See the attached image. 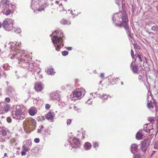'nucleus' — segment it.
Listing matches in <instances>:
<instances>
[{
  "label": "nucleus",
  "mask_w": 158,
  "mask_h": 158,
  "mask_svg": "<svg viewBox=\"0 0 158 158\" xmlns=\"http://www.w3.org/2000/svg\"><path fill=\"white\" fill-rule=\"evenodd\" d=\"M37 10L39 11H41L43 10H44V7L42 6L41 7L37 9Z\"/></svg>",
  "instance_id": "c03bdc74"
},
{
  "label": "nucleus",
  "mask_w": 158,
  "mask_h": 158,
  "mask_svg": "<svg viewBox=\"0 0 158 158\" xmlns=\"http://www.w3.org/2000/svg\"><path fill=\"white\" fill-rule=\"evenodd\" d=\"M151 29L155 31L156 33L158 35V26L156 25L152 26L151 28Z\"/></svg>",
  "instance_id": "cd10ccee"
},
{
  "label": "nucleus",
  "mask_w": 158,
  "mask_h": 158,
  "mask_svg": "<svg viewBox=\"0 0 158 158\" xmlns=\"http://www.w3.org/2000/svg\"><path fill=\"white\" fill-rule=\"evenodd\" d=\"M113 20L114 24L116 26L119 27H124L127 30V32L128 37L131 38V35L129 30V27L127 23V20L126 16H123L122 13L120 12L114 14Z\"/></svg>",
  "instance_id": "f03ea898"
},
{
  "label": "nucleus",
  "mask_w": 158,
  "mask_h": 158,
  "mask_svg": "<svg viewBox=\"0 0 158 158\" xmlns=\"http://www.w3.org/2000/svg\"><path fill=\"white\" fill-rule=\"evenodd\" d=\"M59 5L60 6V7H61V6H62V4L61 3L60 5Z\"/></svg>",
  "instance_id": "0e129e2a"
},
{
  "label": "nucleus",
  "mask_w": 158,
  "mask_h": 158,
  "mask_svg": "<svg viewBox=\"0 0 158 158\" xmlns=\"http://www.w3.org/2000/svg\"><path fill=\"white\" fill-rule=\"evenodd\" d=\"M139 76L138 77V79L140 82H145L146 80L147 79V76L144 74L143 72L142 73H139Z\"/></svg>",
  "instance_id": "9d476101"
},
{
  "label": "nucleus",
  "mask_w": 158,
  "mask_h": 158,
  "mask_svg": "<svg viewBox=\"0 0 158 158\" xmlns=\"http://www.w3.org/2000/svg\"><path fill=\"white\" fill-rule=\"evenodd\" d=\"M10 3V2L7 0H2L1 1L0 6L7 8Z\"/></svg>",
  "instance_id": "f8f14e48"
},
{
  "label": "nucleus",
  "mask_w": 158,
  "mask_h": 158,
  "mask_svg": "<svg viewBox=\"0 0 158 158\" xmlns=\"http://www.w3.org/2000/svg\"><path fill=\"white\" fill-rule=\"evenodd\" d=\"M147 140H144L142 144V149L144 153H145L147 150V147L146 146Z\"/></svg>",
  "instance_id": "a211bd4d"
},
{
  "label": "nucleus",
  "mask_w": 158,
  "mask_h": 158,
  "mask_svg": "<svg viewBox=\"0 0 158 158\" xmlns=\"http://www.w3.org/2000/svg\"><path fill=\"white\" fill-rule=\"evenodd\" d=\"M138 146L135 144H132L131 147V152L132 153L134 154L138 151Z\"/></svg>",
  "instance_id": "f3484780"
},
{
  "label": "nucleus",
  "mask_w": 158,
  "mask_h": 158,
  "mask_svg": "<svg viewBox=\"0 0 158 158\" xmlns=\"http://www.w3.org/2000/svg\"><path fill=\"white\" fill-rule=\"evenodd\" d=\"M100 77H101L103 78L104 77V74L103 73H101L100 74Z\"/></svg>",
  "instance_id": "603ef678"
},
{
  "label": "nucleus",
  "mask_w": 158,
  "mask_h": 158,
  "mask_svg": "<svg viewBox=\"0 0 158 158\" xmlns=\"http://www.w3.org/2000/svg\"><path fill=\"white\" fill-rule=\"evenodd\" d=\"M149 121L151 123H152L154 121L153 117H150L148 119Z\"/></svg>",
  "instance_id": "a19ab883"
},
{
  "label": "nucleus",
  "mask_w": 158,
  "mask_h": 158,
  "mask_svg": "<svg viewBox=\"0 0 158 158\" xmlns=\"http://www.w3.org/2000/svg\"><path fill=\"white\" fill-rule=\"evenodd\" d=\"M7 121L9 123H10L11 122V118L10 117H8L7 118Z\"/></svg>",
  "instance_id": "49530a36"
},
{
  "label": "nucleus",
  "mask_w": 158,
  "mask_h": 158,
  "mask_svg": "<svg viewBox=\"0 0 158 158\" xmlns=\"http://www.w3.org/2000/svg\"><path fill=\"white\" fill-rule=\"evenodd\" d=\"M47 72L48 74L52 75H54L55 73L53 69L51 68L48 69Z\"/></svg>",
  "instance_id": "c85d7f7f"
},
{
  "label": "nucleus",
  "mask_w": 158,
  "mask_h": 158,
  "mask_svg": "<svg viewBox=\"0 0 158 158\" xmlns=\"http://www.w3.org/2000/svg\"><path fill=\"white\" fill-rule=\"evenodd\" d=\"M140 155L139 154H136L135 155L134 158H140Z\"/></svg>",
  "instance_id": "de8ad7c7"
},
{
  "label": "nucleus",
  "mask_w": 158,
  "mask_h": 158,
  "mask_svg": "<svg viewBox=\"0 0 158 158\" xmlns=\"http://www.w3.org/2000/svg\"><path fill=\"white\" fill-rule=\"evenodd\" d=\"M8 6L7 9H8L9 10H10L11 11H13L15 9V8H16L15 6H14V5L11 4V2H10V4Z\"/></svg>",
  "instance_id": "5701e85b"
},
{
  "label": "nucleus",
  "mask_w": 158,
  "mask_h": 158,
  "mask_svg": "<svg viewBox=\"0 0 158 158\" xmlns=\"http://www.w3.org/2000/svg\"><path fill=\"white\" fill-rule=\"evenodd\" d=\"M94 146L95 148L97 149L99 146V144L98 143L95 142L94 143Z\"/></svg>",
  "instance_id": "4c0bfd02"
},
{
  "label": "nucleus",
  "mask_w": 158,
  "mask_h": 158,
  "mask_svg": "<svg viewBox=\"0 0 158 158\" xmlns=\"http://www.w3.org/2000/svg\"><path fill=\"white\" fill-rule=\"evenodd\" d=\"M51 134V131L48 129H45L43 133L44 135H47Z\"/></svg>",
  "instance_id": "7c9ffc66"
},
{
  "label": "nucleus",
  "mask_w": 158,
  "mask_h": 158,
  "mask_svg": "<svg viewBox=\"0 0 158 158\" xmlns=\"http://www.w3.org/2000/svg\"><path fill=\"white\" fill-rule=\"evenodd\" d=\"M82 135H83V138H84V134L83 132H82Z\"/></svg>",
  "instance_id": "680f3d73"
},
{
  "label": "nucleus",
  "mask_w": 158,
  "mask_h": 158,
  "mask_svg": "<svg viewBox=\"0 0 158 158\" xmlns=\"http://www.w3.org/2000/svg\"><path fill=\"white\" fill-rule=\"evenodd\" d=\"M58 3H59V2L57 1H56V3L57 4H58Z\"/></svg>",
  "instance_id": "e2e57ef3"
},
{
  "label": "nucleus",
  "mask_w": 158,
  "mask_h": 158,
  "mask_svg": "<svg viewBox=\"0 0 158 158\" xmlns=\"http://www.w3.org/2000/svg\"><path fill=\"white\" fill-rule=\"evenodd\" d=\"M67 123V125H69L70 124V123H71V119H67V122H66Z\"/></svg>",
  "instance_id": "37998d69"
},
{
  "label": "nucleus",
  "mask_w": 158,
  "mask_h": 158,
  "mask_svg": "<svg viewBox=\"0 0 158 158\" xmlns=\"http://www.w3.org/2000/svg\"><path fill=\"white\" fill-rule=\"evenodd\" d=\"M146 31L149 34H153V33L152 32H150L149 31H148V30H146Z\"/></svg>",
  "instance_id": "864d4df0"
},
{
  "label": "nucleus",
  "mask_w": 158,
  "mask_h": 158,
  "mask_svg": "<svg viewBox=\"0 0 158 158\" xmlns=\"http://www.w3.org/2000/svg\"><path fill=\"white\" fill-rule=\"evenodd\" d=\"M66 48L67 50H71L72 49V48L71 47H69Z\"/></svg>",
  "instance_id": "3c124183"
},
{
  "label": "nucleus",
  "mask_w": 158,
  "mask_h": 158,
  "mask_svg": "<svg viewBox=\"0 0 158 158\" xmlns=\"http://www.w3.org/2000/svg\"><path fill=\"white\" fill-rule=\"evenodd\" d=\"M11 12L12 13V11L8 9V10H6L5 13V15H10Z\"/></svg>",
  "instance_id": "58836bf2"
},
{
  "label": "nucleus",
  "mask_w": 158,
  "mask_h": 158,
  "mask_svg": "<svg viewBox=\"0 0 158 158\" xmlns=\"http://www.w3.org/2000/svg\"><path fill=\"white\" fill-rule=\"evenodd\" d=\"M1 106L2 108V110L6 112H7L10 108V105L6 103H3L1 105Z\"/></svg>",
  "instance_id": "ddd939ff"
},
{
  "label": "nucleus",
  "mask_w": 158,
  "mask_h": 158,
  "mask_svg": "<svg viewBox=\"0 0 158 158\" xmlns=\"http://www.w3.org/2000/svg\"><path fill=\"white\" fill-rule=\"evenodd\" d=\"M134 47L135 48H139L140 47L139 46H138V45H135V44H134Z\"/></svg>",
  "instance_id": "5fc2aeb1"
},
{
  "label": "nucleus",
  "mask_w": 158,
  "mask_h": 158,
  "mask_svg": "<svg viewBox=\"0 0 158 158\" xmlns=\"http://www.w3.org/2000/svg\"><path fill=\"white\" fill-rule=\"evenodd\" d=\"M14 32L17 33H20L21 31V29L19 28H14Z\"/></svg>",
  "instance_id": "473e14b6"
},
{
  "label": "nucleus",
  "mask_w": 158,
  "mask_h": 158,
  "mask_svg": "<svg viewBox=\"0 0 158 158\" xmlns=\"http://www.w3.org/2000/svg\"><path fill=\"white\" fill-rule=\"evenodd\" d=\"M149 102V101H148V106L150 109L152 110L154 108V104L151 102Z\"/></svg>",
  "instance_id": "bb28decb"
},
{
  "label": "nucleus",
  "mask_w": 158,
  "mask_h": 158,
  "mask_svg": "<svg viewBox=\"0 0 158 158\" xmlns=\"http://www.w3.org/2000/svg\"><path fill=\"white\" fill-rule=\"evenodd\" d=\"M1 133L3 136H4L6 135L7 133L5 130L2 129L1 131Z\"/></svg>",
  "instance_id": "72a5a7b5"
},
{
  "label": "nucleus",
  "mask_w": 158,
  "mask_h": 158,
  "mask_svg": "<svg viewBox=\"0 0 158 158\" xmlns=\"http://www.w3.org/2000/svg\"><path fill=\"white\" fill-rule=\"evenodd\" d=\"M64 38L63 34L61 30H58L52 33V40L56 51H59L64 45L62 43Z\"/></svg>",
  "instance_id": "7ed1b4c3"
},
{
  "label": "nucleus",
  "mask_w": 158,
  "mask_h": 158,
  "mask_svg": "<svg viewBox=\"0 0 158 158\" xmlns=\"http://www.w3.org/2000/svg\"><path fill=\"white\" fill-rule=\"evenodd\" d=\"M2 23L0 22V28L2 27Z\"/></svg>",
  "instance_id": "052dcab7"
},
{
  "label": "nucleus",
  "mask_w": 158,
  "mask_h": 158,
  "mask_svg": "<svg viewBox=\"0 0 158 158\" xmlns=\"http://www.w3.org/2000/svg\"><path fill=\"white\" fill-rule=\"evenodd\" d=\"M5 101L7 102H9L10 101V99L9 98H5Z\"/></svg>",
  "instance_id": "09e8293b"
},
{
  "label": "nucleus",
  "mask_w": 158,
  "mask_h": 158,
  "mask_svg": "<svg viewBox=\"0 0 158 158\" xmlns=\"http://www.w3.org/2000/svg\"><path fill=\"white\" fill-rule=\"evenodd\" d=\"M143 135L139 132H138L136 135V138L138 139H142Z\"/></svg>",
  "instance_id": "c756f323"
},
{
  "label": "nucleus",
  "mask_w": 158,
  "mask_h": 158,
  "mask_svg": "<svg viewBox=\"0 0 158 158\" xmlns=\"http://www.w3.org/2000/svg\"><path fill=\"white\" fill-rule=\"evenodd\" d=\"M97 96L98 97L103 99L104 100H106L108 98L106 94H102V95H101L100 94H97Z\"/></svg>",
  "instance_id": "393cba45"
},
{
  "label": "nucleus",
  "mask_w": 158,
  "mask_h": 158,
  "mask_svg": "<svg viewBox=\"0 0 158 158\" xmlns=\"http://www.w3.org/2000/svg\"><path fill=\"white\" fill-rule=\"evenodd\" d=\"M4 157H5L7 156V154L6 153H4Z\"/></svg>",
  "instance_id": "bf43d9fd"
},
{
  "label": "nucleus",
  "mask_w": 158,
  "mask_h": 158,
  "mask_svg": "<svg viewBox=\"0 0 158 158\" xmlns=\"http://www.w3.org/2000/svg\"><path fill=\"white\" fill-rule=\"evenodd\" d=\"M91 100V99H89V100H88V101L87 102V103L89 104H90V103L89 102V101Z\"/></svg>",
  "instance_id": "4d7b16f0"
},
{
  "label": "nucleus",
  "mask_w": 158,
  "mask_h": 158,
  "mask_svg": "<svg viewBox=\"0 0 158 158\" xmlns=\"http://www.w3.org/2000/svg\"><path fill=\"white\" fill-rule=\"evenodd\" d=\"M14 21L10 19H5L3 21L2 24L4 29L7 31H10L13 28V23Z\"/></svg>",
  "instance_id": "423d86ee"
},
{
  "label": "nucleus",
  "mask_w": 158,
  "mask_h": 158,
  "mask_svg": "<svg viewBox=\"0 0 158 158\" xmlns=\"http://www.w3.org/2000/svg\"><path fill=\"white\" fill-rule=\"evenodd\" d=\"M148 126V124H145L143 126V130L145 131L146 132H149L150 131L151 129H153V127L152 126L151 127L150 129V128H148L147 127Z\"/></svg>",
  "instance_id": "4be33fe9"
},
{
  "label": "nucleus",
  "mask_w": 158,
  "mask_h": 158,
  "mask_svg": "<svg viewBox=\"0 0 158 158\" xmlns=\"http://www.w3.org/2000/svg\"><path fill=\"white\" fill-rule=\"evenodd\" d=\"M60 23L61 24L63 25H69L71 24V22L68 20H66L64 19H63L60 22Z\"/></svg>",
  "instance_id": "412c9836"
},
{
  "label": "nucleus",
  "mask_w": 158,
  "mask_h": 158,
  "mask_svg": "<svg viewBox=\"0 0 158 158\" xmlns=\"http://www.w3.org/2000/svg\"><path fill=\"white\" fill-rule=\"evenodd\" d=\"M118 78H116V79H115V80H116V81H117V80H118Z\"/></svg>",
  "instance_id": "774afa93"
},
{
  "label": "nucleus",
  "mask_w": 158,
  "mask_h": 158,
  "mask_svg": "<svg viewBox=\"0 0 158 158\" xmlns=\"http://www.w3.org/2000/svg\"><path fill=\"white\" fill-rule=\"evenodd\" d=\"M34 142L36 143H39L40 142V139L39 138H36L34 139Z\"/></svg>",
  "instance_id": "ea45409f"
},
{
  "label": "nucleus",
  "mask_w": 158,
  "mask_h": 158,
  "mask_svg": "<svg viewBox=\"0 0 158 158\" xmlns=\"http://www.w3.org/2000/svg\"><path fill=\"white\" fill-rule=\"evenodd\" d=\"M121 84L122 85H123V82H121Z\"/></svg>",
  "instance_id": "69168bd1"
},
{
  "label": "nucleus",
  "mask_w": 158,
  "mask_h": 158,
  "mask_svg": "<svg viewBox=\"0 0 158 158\" xmlns=\"http://www.w3.org/2000/svg\"><path fill=\"white\" fill-rule=\"evenodd\" d=\"M131 56L132 58L134 59V54L133 51L132 50H131Z\"/></svg>",
  "instance_id": "a18cd8bd"
},
{
  "label": "nucleus",
  "mask_w": 158,
  "mask_h": 158,
  "mask_svg": "<svg viewBox=\"0 0 158 158\" xmlns=\"http://www.w3.org/2000/svg\"><path fill=\"white\" fill-rule=\"evenodd\" d=\"M74 108L75 110H77V109H76V107L75 106L74 107Z\"/></svg>",
  "instance_id": "338daca9"
},
{
  "label": "nucleus",
  "mask_w": 158,
  "mask_h": 158,
  "mask_svg": "<svg viewBox=\"0 0 158 158\" xmlns=\"http://www.w3.org/2000/svg\"><path fill=\"white\" fill-rule=\"evenodd\" d=\"M36 122L35 119L30 118L27 119L23 122V129L24 131L27 132L28 129L31 131H33L36 127Z\"/></svg>",
  "instance_id": "39448f33"
},
{
  "label": "nucleus",
  "mask_w": 158,
  "mask_h": 158,
  "mask_svg": "<svg viewBox=\"0 0 158 158\" xmlns=\"http://www.w3.org/2000/svg\"><path fill=\"white\" fill-rule=\"evenodd\" d=\"M0 147H1V148L2 149H3V148L4 147V146L3 145H1L0 146Z\"/></svg>",
  "instance_id": "13d9d810"
},
{
  "label": "nucleus",
  "mask_w": 158,
  "mask_h": 158,
  "mask_svg": "<svg viewBox=\"0 0 158 158\" xmlns=\"http://www.w3.org/2000/svg\"><path fill=\"white\" fill-rule=\"evenodd\" d=\"M44 130L45 129L44 128V126L43 125H41L40 126L38 130V132L39 133L43 134Z\"/></svg>",
  "instance_id": "b1692460"
},
{
  "label": "nucleus",
  "mask_w": 158,
  "mask_h": 158,
  "mask_svg": "<svg viewBox=\"0 0 158 158\" xmlns=\"http://www.w3.org/2000/svg\"><path fill=\"white\" fill-rule=\"evenodd\" d=\"M72 94L74 97L77 98H81L82 95H84L85 94V90L83 89H81L80 90H75Z\"/></svg>",
  "instance_id": "6e6552de"
},
{
  "label": "nucleus",
  "mask_w": 158,
  "mask_h": 158,
  "mask_svg": "<svg viewBox=\"0 0 158 158\" xmlns=\"http://www.w3.org/2000/svg\"><path fill=\"white\" fill-rule=\"evenodd\" d=\"M11 115L13 118L22 120L25 118V113L23 112L20 107L17 105L14 107L11 112Z\"/></svg>",
  "instance_id": "20e7f679"
},
{
  "label": "nucleus",
  "mask_w": 158,
  "mask_h": 158,
  "mask_svg": "<svg viewBox=\"0 0 158 158\" xmlns=\"http://www.w3.org/2000/svg\"><path fill=\"white\" fill-rule=\"evenodd\" d=\"M7 94L10 96H12L15 94L14 90L12 87H10L7 88L6 89Z\"/></svg>",
  "instance_id": "2eb2a0df"
},
{
  "label": "nucleus",
  "mask_w": 158,
  "mask_h": 158,
  "mask_svg": "<svg viewBox=\"0 0 158 158\" xmlns=\"http://www.w3.org/2000/svg\"><path fill=\"white\" fill-rule=\"evenodd\" d=\"M116 3L118 5H119V0H116Z\"/></svg>",
  "instance_id": "6e6d98bb"
},
{
  "label": "nucleus",
  "mask_w": 158,
  "mask_h": 158,
  "mask_svg": "<svg viewBox=\"0 0 158 158\" xmlns=\"http://www.w3.org/2000/svg\"><path fill=\"white\" fill-rule=\"evenodd\" d=\"M50 99L52 100H58V102H60V99H59V94L57 92H52L50 93L49 95Z\"/></svg>",
  "instance_id": "1a4fd4ad"
},
{
  "label": "nucleus",
  "mask_w": 158,
  "mask_h": 158,
  "mask_svg": "<svg viewBox=\"0 0 158 158\" xmlns=\"http://www.w3.org/2000/svg\"><path fill=\"white\" fill-rule=\"evenodd\" d=\"M135 56H136V58L137 57H138V58L139 59V61H142V60L141 55H140V53L136 54Z\"/></svg>",
  "instance_id": "f704fd0d"
},
{
  "label": "nucleus",
  "mask_w": 158,
  "mask_h": 158,
  "mask_svg": "<svg viewBox=\"0 0 158 158\" xmlns=\"http://www.w3.org/2000/svg\"><path fill=\"white\" fill-rule=\"evenodd\" d=\"M35 5H37V2L34 3L33 2H32L31 6V7L32 9H35Z\"/></svg>",
  "instance_id": "c9c22d12"
},
{
  "label": "nucleus",
  "mask_w": 158,
  "mask_h": 158,
  "mask_svg": "<svg viewBox=\"0 0 158 158\" xmlns=\"http://www.w3.org/2000/svg\"><path fill=\"white\" fill-rule=\"evenodd\" d=\"M84 148L85 150H89L91 147V145L90 143L89 142H86L84 145Z\"/></svg>",
  "instance_id": "6ab92c4d"
},
{
  "label": "nucleus",
  "mask_w": 158,
  "mask_h": 158,
  "mask_svg": "<svg viewBox=\"0 0 158 158\" xmlns=\"http://www.w3.org/2000/svg\"><path fill=\"white\" fill-rule=\"evenodd\" d=\"M61 53L63 56H67L68 55V52L66 51H63L61 52Z\"/></svg>",
  "instance_id": "e433bc0d"
},
{
  "label": "nucleus",
  "mask_w": 158,
  "mask_h": 158,
  "mask_svg": "<svg viewBox=\"0 0 158 158\" xmlns=\"http://www.w3.org/2000/svg\"><path fill=\"white\" fill-rule=\"evenodd\" d=\"M37 112L36 109L35 107H31L29 110V113L31 116L34 115Z\"/></svg>",
  "instance_id": "4468645a"
},
{
  "label": "nucleus",
  "mask_w": 158,
  "mask_h": 158,
  "mask_svg": "<svg viewBox=\"0 0 158 158\" xmlns=\"http://www.w3.org/2000/svg\"><path fill=\"white\" fill-rule=\"evenodd\" d=\"M44 87V85L41 83H36L35 84V89L36 91H41Z\"/></svg>",
  "instance_id": "9b49d317"
},
{
  "label": "nucleus",
  "mask_w": 158,
  "mask_h": 158,
  "mask_svg": "<svg viewBox=\"0 0 158 158\" xmlns=\"http://www.w3.org/2000/svg\"><path fill=\"white\" fill-rule=\"evenodd\" d=\"M133 62H132L131 64V67L132 71L134 73H139V72L138 70V67L137 65L133 66Z\"/></svg>",
  "instance_id": "dca6fc26"
},
{
  "label": "nucleus",
  "mask_w": 158,
  "mask_h": 158,
  "mask_svg": "<svg viewBox=\"0 0 158 158\" xmlns=\"http://www.w3.org/2000/svg\"><path fill=\"white\" fill-rule=\"evenodd\" d=\"M27 146H25V145H24L23 144V147L22 148V150L23 151H25L26 152H27L28 151V150L29 149V148H28V147Z\"/></svg>",
  "instance_id": "2f4dec72"
},
{
  "label": "nucleus",
  "mask_w": 158,
  "mask_h": 158,
  "mask_svg": "<svg viewBox=\"0 0 158 158\" xmlns=\"http://www.w3.org/2000/svg\"><path fill=\"white\" fill-rule=\"evenodd\" d=\"M72 148H77L80 147V142L79 139H77L73 136L70 137L68 140Z\"/></svg>",
  "instance_id": "0eeeda50"
},
{
  "label": "nucleus",
  "mask_w": 158,
  "mask_h": 158,
  "mask_svg": "<svg viewBox=\"0 0 158 158\" xmlns=\"http://www.w3.org/2000/svg\"><path fill=\"white\" fill-rule=\"evenodd\" d=\"M50 105L49 104H46L45 105V109L47 110L49 109L50 108Z\"/></svg>",
  "instance_id": "79ce46f5"
},
{
  "label": "nucleus",
  "mask_w": 158,
  "mask_h": 158,
  "mask_svg": "<svg viewBox=\"0 0 158 158\" xmlns=\"http://www.w3.org/2000/svg\"><path fill=\"white\" fill-rule=\"evenodd\" d=\"M24 144L26 146L27 145V147L30 149L31 145L32 143L31 141L27 140L24 142Z\"/></svg>",
  "instance_id": "a878e982"
},
{
  "label": "nucleus",
  "mask_w": 158,
  "mask_h": 158,
  "mask_svg": "<svg viewBox=\"0 0 158 158\" xmlns=\"http://www.w3.org/2000/svg\"><path fill=\"white\" fill-rule=\"evenodd\" d=\"M21 43L19 42L17 43L15 42V43L11 42L9 44L10 48V55H9V57L11 59H18L19 60V64L21 63L22 65L26 64V65H23V66L24 67H28L29 69L30 68L33 69L31 71H33L32 73L33 75L35 74V72H37L38 74H39L40 72V69L38 68L37 69L36 68H35V67L33 68L32 67V63H30L29 60L31 59L30 57L27 56L25 53V51L23 50H21L19 48H20V45Z\"/></svg>",
  "instance_id": "f257e3e1"
},
{
  "label": "nucleus",
  "mask_w": 158,
  "mask_h": 158,
  "mask_svg": "<svg viewBox=\"0 0 158 158\" xmlns=\"http://www.w3.org/2000/svg\"><path fill=\"white\" fill-rule=\"evenodd\" d=\"M26 152L25 151H23V152H21V155L22 156H25L26 155Z\"/></svg>",
  "instance_id": "8fccbe9b"
},
{
  "label": "nucleus",
  "mask_w": 158,
  "mask_h": 158,
  "mask_svg": "<svg viewBox=\"0 0 158 158\" xmlns=\"http://www.w3.org/2000/svg\"><path fill=\"white\" fill-rule=\"evenodd\" d=\"M46 117L48 120H52L53 119L54 116L52 114L51 112H50L46 114Z\"/></svg>",
  "instance_id": "aec40b11"
}]
</instances>
